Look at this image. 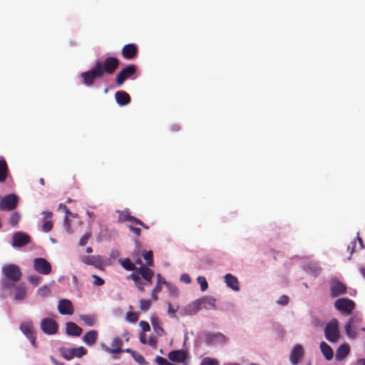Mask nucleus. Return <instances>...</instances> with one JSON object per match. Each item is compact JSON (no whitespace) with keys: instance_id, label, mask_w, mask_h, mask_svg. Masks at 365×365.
<instances>
[{"instance_id":"1","label":"nucleus","mask_w":365,"mask_h":365,"mask_svg":"<svg viewBox=\"0 0 365 365\" xmlns=\"http://www.w3.org/2000/svg\"><path fill=\"white\" fill-rule=\"evenodd\" d=\"M140 275L137 272L131 273L128 278L131 279L136 288L141 292H144V287L152 284L154 272L149 267H139Z\"/></svg>"},{"instance_id":"2","label":"nucleus","mask_w":365,"mask_h":365,"mask_svg":"<svg viewBox=\"0 0 365 365\" xmlns=\"http://www.w3.org/2000/svg\"><path fill=\"white\" fill-rule=\"evenodd\" d=\"M215 299L210 296H205L194 301L188 306V309L191 314H196L201 308L207 310L216 309Z\"/></svg>"},{"instance_id":"3","label":"nucleus","mask_w":365,"mask_h":365,"mask_svg":"<svg viewBox=\"0 0 365 365\" xmlns=\"http://www.w3.org/2000/svg\"><path fill=\"white\" fill-rule=\"evenodd\" d=\"M95 63L103 71V76L105 74H113L120 65L119 60L113 56L106 57L104 61H96Z\"/></svg>"},{"instance_id":"4","label":"nucleus","mask_w":365,"mask_h":365,"mask_svg":"<svg viewBox=\"0 0 365 365\" xmlns=\"http://www.w3.org/2000/svg\"><path fill=\"white\" fill-rule=\"evenodd\" d=\"M324 335L326 339L332 343H336L340 338L339 329V322L336 319H332L324 328Z\"/></svg>"},{"instance_id":"5","label":"nucleus","mask_w":365,"mask_h":365,"mask_svg":"<svg viewBox=\"0 0 365 365\" xmlns=\"http://www.w3.org/2000/svg\"><path fill=\"white\" fill-rule=\"evenodd\" d=\"M81 77L84 85L86 86H92L96 79L102 78L104 76H103V71L100 70L95 63L91 69L81 73Z\"/></svg>"},{"instance_id":"6","label":"nucleus","mask_w":365,"mask_h":365,"mask_svg":"<svg viewBox=\"0 0 365 365\" xmlns=\"http://www.w3.org/2000/svg\"><path fill=\"white\" fill-rule=\"evenodd\" d=\"M2 272L8 279L16 282L22 277L21 271L19 266L16 264H7L3 267Z\"/></svg>"},{"instance_id":"7","label":"nucleus","mask_w":365,"mask_h":365,"mask_svg":"<svg viewBox=\"0 0 365 365\" xmlns=\"http://www.w3.org/2000/svg\"><path fill=\"white\" fill-rule=\"evenodd\" d=\"M19 197L15 194H9L4 196L0 200V210L3 211H11L18 205Z\"/></svg>"},{"instance_id":"8","label":"nucleus","mask_w":365,"mask_h":365,"mask_svg":"<svg viewBox=\"0 0 365 365\" xmlns=\"http://www.w3.org/2000/svg\"><path fill=\"white\" fill-rule=\"evenodd\" d=\"M87 350L83 346L67 348L61 350V356L66 360H71L75 356L81 358L86 354Z\"/></svg>"},{"instance_id":"9","label":"nucleus","mask_w":365,"mask_h":365,"mask_svg":"<svg viewBox=\"0 0 365 365\" xmlns=\"http://www.w3.org/2000/svg\"><path fill=\"white\" fill-rule=\"evenodd\" d=\"M334 307L340 312L351 314L355 308V304L351 299L340 298L335 301Z\"/></svg>"},{"instance_id":"10","label":"nucleus","mask_w":365,"mask_h":365,"mask_svg":"<svg viewBox=\"0 0 365 365\" xmlns=\"http://www.w3.org/2000/svg\"><path fill=\"white\" fill-rule=\"evenodd\" d=\"M136 72V67L135 65H129L123 68L115 77L116 85L120 86L130 76Z\"/></svg>"},{"instance_id":"11","label":"nucleus","mask_w":365,"mask_h":365,"mask_svg":"<svg viewBox=\"0 0 365 365\" xmlns=\"http://www.w3.org/2000/svg\"><path fill=\"white\" fill-rule=\"evenodd\" d=\"M34 269L41 274H49L51 272V264L44 258L38 257L34 260Z\"/></svg>"},{"instance_id":"12","label":"nucleus","mask_w":365,"mask_h":365,"mask_svg":"<svg viewBox=\"0 0 365 365\" xmlns=\"http://www.w3.org/2000/svg\"><path fill=\"white\" fill-rule=\"evenodd\" d=\"M41 329L46 334H55L58 329L56 322L50 318H44L41 322Z\"/></svg>"},{"instance_id":"13","label":"nucleus","mask_w":365,"mask_h":365,"mask_svg":"<svg viewBox=\"0 0 365 365\" xmlns=\"http://www.w3.org/2000/svg\"><path fill=\"white\" fill-rule=\"evenodd\" d=\"M330 296L333 298L344 294L347 292L346 286L338 280H332L329 284Z\"/></svg>"},{"instance_id":"14","label":"nucleus","mask_w":365,"mask_h":365,"mask_svg":"<svg viewBox=\"0 0 365 365\" xmlns=\"http://www.w3.org/2000/svg\"><path fill=\"white\" fill-rule=\"evenodd\" d=\"M30 241L31 238L27 234L17 232L13 235L12 245L16 247H21L28 245Z\"/></svg>"},{"instance_id":"15","label":"nucleus","mask_w":365,"mask_h":365,"mask_svg":"<svg viewBox=\"0 0 365 365\" xmlns=\"http://www.w3.org/2000/svg\"><path fill=\"white\" fill-rule=\"evenodd\" d=\"M122 56L125 59H133L138 53V47L135 43H128L122 48Z\"/></svg>"},{"instance_id":"16","label":"nucleus","mask_w":365,"mask_h":365,"mask_svg":"<svg viewBox=\"0 0 365 365\" xmlns=\"http://www.w3.org/2000/svg\"><path fill=\"white\" fill-rule=\"evenodd\" d=\"M21 331L31 341L32 345L36 347V336L34 332V328L31 322H24L20 326Z\"/></svg>"},{"instance_id":"17","label":"nucleus","mask_w":365,"mask_h":365,"mask_svg":"<svg viewBox=\"0 0 365 365\" xmlns=\"http://www.w3.org/2000/svg\"><path fill=\"white\" fill-rule=\"evenodd\" d=\"M58 310L61 314L71 315L73 314V307L68 299H61L58 302Z\"/></svg>"},{"instance_id":"18","label":"nucleus","mask_w":365,"mask_h":365,"mask_svg":"<svg viewBox=\"0 0 365 365\" xmlns=\"http://www.w3.org/2000/svg\"><path fill=\"white\" fill-rule=\"evenodd\" d=\"M303 347L299 344H297L294 346L291 351L289 360L293 365H297L299 362L300 359L303 357Z\"/></svg>"},{"instance_id":"19","label":"nucleus","mask_w":365,"mask_h":365,"mask_svg":"<svg viewBox=\"0 0 365 365\" xmlns=\"http://www.w3.org/2000/svg\"><path fill=\"white\" fill-rule=\"evenodd\" d=\"M205 340L207 344H211L215 343H225L227 341V338L223 334L217 332L215 334H205Z\"/></svg>"},{"instance_id":"20","label":"nucleus","mask_w":365,"mask_h":365,"mask_svg":"<svg viewBox=\"0 0 365 365\" xmlns=\"http://www.w3.org/2000/svg\"><path fill=\"white\" fill-rule=\"evenodd\" d=\"M168 358L171 361L175 363H184L187 358V354L183 350H175L168 354Z\"/></svg>"},{"instance_id":"21","label":"nucleus","mask_w":365,"mask_h":365,"mask_svg":"<svg viewBox=\"0 0 365 365\" xmlns=\"http://www.w3.org/2000/svg\"><path fill=\"white\" fill-rule=\"evenodd\" d=\"M43 223L42 225V230L45 232H50L53 228L52 217L53 213L50 211H43Z\"/></svg>"},{"instance_id":"22","label":"nucleus","mask_w":365,"mask_h":365,"mask_svg":"<svg viewBox=\"0 0 365 365\" xmlns=\"http://www.w3.org/2000/svg\"><path fill=\"white\" fill-rule=\"evenodd\" d=\"M115 98L117 103L120 106L128 105L130 102V96L125 91H117L115 93Z\"/></svg>"},{"instance_id":"23","label":"nucleus","mask_w":365,"mask_h":365,"mask_svg":"<svg viewBox=\"0 0 365 365\" xmlns=\"http://www.w3.org/2000/svg\"><path fill=\"white\" fill-rule=\"evenodd\" d=\"M83 262L89 265H93L97 268L103 266V259L101 255L86 256L83 258Z\"/></svg>"},{"instance_id":"24","label":"nucleus","mask_w":365,"mask_h":365,"mask_svg":"<svg viewBox=\"0 0 365 365\" xmlns=\"http://www.w3.org/2000/svg\"><path fill=\"white\" fill-rule=\"evenodd\" d=\"M118 262L127 271H132V273L137 272L140 275L139 267H136L135 264L128 258L119 259Z\"/></svg>"},{"instance_id":"25","label":"nucleus","mask_w":365,"mask_h":365,"mask_svg":"<svg viewBox=\"0 0 365 365\" xmlns=\"http://www.w3.org/2000/svg\"><path fill=\"white\" fill-rule=\"evenodd\" d=\"M27 288L25 284H19L15 287L14 299L17 301H22L26 297Z\"/></svg>"},{"instance_id":"26","label":"nucleus","mask_w":365,"mask_h":365,"mask_svg":"<svg viewBox=\"0 0 365 365\" xmlns=\"http://www.w3.org/2000/svg\"><path fill=\"white\" fill-rule=\"evenodd\" d=\"M225 282L227 286L234 291L240 290L239 281L237 278L231 274H227L225 277Z\"/></svg>"},{"instance_id":"27","label":"nucleus","mask_w":365,"mask_h":365,"mask_svg":"<svg viewBox=\"0 0 365 365\" xmlns=\"http://www.w3.org/2000/svg\"><path fill=\"white\" fill-rule=\"evenodd\" d=\"M350 352V348L348 344H341L339 346L336 353V359L341 361L344 359Z\"/></svg>"},{"instance_id":"28","label":"nucleus","mask_w":365,"mask_h":365,"mask_svg":"<svg viewBox=\"0 0 365 365\" xmlns=\"http://www.w3.org/2000/svg\"><path fill=\"white\" fill-rule=\"evenodd\" d=\"M66 333L71 336H79L82 333V329L73 322H68Z\"/></svg>"},{"instance_id":"29","label":"nucleus","mask_w":365,"mask_h":365,"mask_svg":"<svg viewBox=\"0 0 365 365\" xmlns=\"http://www.w3.org/2000/svg\"><path fill=\"white\" fill-rule=\"evenodd\" d=\"M98 339V332L96 330H91L88 331L83 338V341L88 345V346H92L93 345Z\"/></svg>"},{"instance_id":"30","label":"nucleus","mask_w":365,"mask_h":365,"mask_svg":"<svg viewBox=\"0 0 365 365\" xmlns=\"http://www.w3.org/2000/svg\"><path fill=\"white\" fill-rule=\"evenodd\" d=\"M150 322L153 326L154 331L158 336H162V335L165 334V331L162 327V323L158 317H153L150 319Z\"/></svg>"},{"instance_id":"31","label":"nucleus","mask_w":365,"mask_h":365,"mask_svg":"<svg viewBox=\"0 0 365 365\" xmlns=\"http://www.w3.org/2000/svg\"><path fill=\"white\" fill-rule=\"evenodd\" d=\"M119 220L120 222H130L134 224H140V219L130 215L128 211L124 210L122 211L118 216Z\"/></svg>"},{"instance_id":"32","label":"nucleus","mask_w":365,"mask_h":365,"mask_svg":"<svg viewBox=\"0 0 365 365\" xmlns=\"http://www.w3.org/2000/svg\"><path fill=\"white\" fill-rule=\"evenodd\" d=\"M122 345H123L122 340L120 338L116 337V338L113 339V340L112 341L111 348L108 349V351L112 354L120 353L122 351V349H121Z\"/></svg>"},{"instance_id":"33","label":"nucleus","mask_w":365,"mask_h":365,"mask_svg":"<svg viewBox=\"0 0 365 365\" xmlns=\"http://www.w3.org/2000/svg\"><path fill=\"white\" fill-rule=\"evenodd\" d=\"M9 174L7 163L4 159L0 160V182L6 180Z\"/></svg>"},{"instance_id":"34","label":"nucleus","mask_w":365,"mask_h":365,"mask_svg":"<svg viewBox=\"0 0 365 365\" xmlns=\"http://www.w3.org/2000/svg\"><path fill=\"white\" fill-rule=\"evenodd\" d=\"M320 349L327 360H331L333 358V351L326 342L322 341L320 344Z\"/></svg>"},{"instance_id":"35","label":"nucleus","mask_w":365,"mask_h":365,"mask_svg":"<svg viewBox=\"0 0 365 365\" xmlns=\"http://www.w3.org/2000/svg\"><path fill=\"white\" fill-rule=\"evenodd\" d=\"M81 319L84 322V323L90 327L94 325L96 319L93 315L83 314L80 317Z\"/></svg>"},{"instance_id":"36","label":"nucleus","mask_w":365,"mask_h":365,"mask_svg":"<svg viewBox=\"0 0 365 365\" xmlns=\"http://www.w3.org/2000/svg\"><path fill=\"white\" fill-rule=\"evenodd\" d=\"M20 219L21 215L19 212H15L12 213L9 217L10 225L12 227H16L19 224Z\"/></svg>"},{"instance_id":"37","label":"nucleus","mask_w":365,"mask_h":365,"mask_svg":"<svg viewBox=\"0 0 365 365\" xmlns=\"http://www.w3.org/2000/svg\"><path fill=\"white\" fill-rule=\"evenodd\" d=\"M143 257L144 259L146 261V264L148 266H153V255L152 251H143Z\"/></svg>"},{"instance_id":"38","label":"nucleus","mask_w":365,"mask_h":365,"mask_svg":"<svg viewBox=\"0 0 365 365\" xmlns=\"http://www.w3.org/2000/svg\"><path fill=\"white\" fill-rule=\"evenodd\" d=\"M352 325H353V319L351 318V319H349V321L346 322V324H345V327H344L346 334L350 337L355 336V333L354 331H352V329H351Z\"/></svg>"},{"instance_id":"39","label":"nucleus","mask_w":365,"mask_h":365,"mask_svg":"<svg viewBox=\"0 0 365 365\" xmlns=\"http://www.w3.org/2000/svg\"><path fill=\"white\" fill-rule=\"evenodd\" d=\"M126 319L132 323H135L138 320V315L135 312H128L126 313Z\"/></svg>"},{"instance_id":"40","label":"nucleus","mask_w":365,"mask_h":365,"mask_svg":"<svg viewBox=\"0 0 365 365\" xmlns=\"http://www.w3.org/2000/svg\"><path fill=\"white\" fill-rule=\"evenodd\" d=\"M14 283L13 281H11L9 279H1V289H10L14 286Z\"/></svg>"},{"instance_id":"41","label":"nucleus","mask_w":365,"mask_h":365,"mask_svg":"<svg viewBox=\"0 0 365 365\" xmlns=\"http://www.w3.org/2000/svg\"><path fill=\"white\" fill-rule=\"evenodd\" d=\"M140 309L143 312H147L150 307V302L146 299H140L139 302Z\"/></svg>"},{"instance_id":"42","label":"nucleus","mask_w":365,"mask_h":365,"mask_svg":"<svg viewBox=\"0 0 365 365\" xmlns=\"http://www.w3.org/2000/svg\"><path fill=\"white\" fill-rule=\"evenodd\" d=\"M197 282L200 285V289L202 292H205L208 288V284L206 279L204 277H198L197 279Z\"/></svg>"},{"instance_id":"43","label":"nucleus","mask_w":365,"mask_h":365,"mask_svg":"<svg viewBox=\"0 0 365 365\" xmlns=\"http://www.w3.org/2000/svg\"><path fill=\"white\" fill-rule=\"evenodd\" d=\"M200 365H218V361L210 357H205L202 359Z\"/></svg>"},{"instance_id":"44","label":"nucleus","mask_w":365,"mask_h":365,"mask_svg":"<svg viewBox=\"0 0 365 365\" xmlns=\"http://www.w3.org/2000/svg\"><path fill=\"white\" fill-rule=\"evenodd\" d=\"M162 286L156 284L155 287L151 292V298L153 300L156 301L158 299V294L161 291Z\"/></svg>"},{"instance_id":"45","label":"nucleus","mask_w":365,"mask_h":365,"mask_svg":"<svg viewBox=\"0 0 365 365\" xmlns=\"http://www.w3.org/2000/svg\"><path fill=\"white\" fill-rule=\"evenodd\" d=\"M41 277L38 275H31L29 277V281L34 286H38L41 280Z\"/></svg>"},{"instance_id":"46","label":"nucleus","mask_w":365,"mask_h":365,"mask_svg":"<svg viewBox=\"0 0 365 365\" xmlns=\"http://www.w3.org/2000/svg\"><path fill=\"white\" fill-rule=\"evenodd\" d=\"M91 232H87L86 233L81 239H80V241H79V243L78 245L80 246H85L87 243H88V240L91 238Z\"/></svg>"},{"instance_id":"47","label":"nucleus","mask_w":365,"mask_h":365,"mask_svg":"<svg viewBox=\"0 0 365 365\" xmlns=\"http://www.w3.org/2000/svg\"><path fill=\"white\" fill-rule=\"evenodd\" d=\"M139 325L142 329V332L143 333L149 331L150 330V324L145 321H140Z\"/></svg>"},{"instance_id":"48","label":"nucleus","mask_w":365,"mask_h":365,"mask_svg":"<svg viewBox=\"0 0 365 365\" xmlns=\"http://www.w3.org/2000/svg\"><path fill=\"white\" fill-rule=\"evenodd\" d=\"M92 277L94 279L93 284L96 286H102L104 284L105 281L101 277H98L96 274H93Z\"/></svg>"},{"instance_id":"49","label":"nucleus","mask_w":365,"mask_h":365,"mask_svg":"<svg viewBox=\"0 0 365 365\" xmlns=\"http://www.w3.org/2000/svg\"><path fill=\"white\" fill-rule=\"evenodd\" d=\"M289 299L287 295H282L277 301V304L280 305H287L289 303Z\"/></svg>"},{"instance_id":"50","label":"nucleus","mask_w":365,"mask_h":365,"mask_svg":"<svg viewBox=\"0 0 365 365\" xmlns=\"http://www.w3.org/2000/svg\"><path fill=\"white\" fill-rule=\"evenodd\" d=\"M147 344H149L151 347L155 349L157 347L158 344L157 338L153 336H150Z\"/></svg>"},{"instance_id":"51","label":"nucleus","mask_w":365,"mask_h":365,"mask_svg":"<svg viewBox=\"0 0 365 365\" xmlns=\"http://www.w3.org/2000/svg\"><path fill=\"white\" fill-rule=\"evenodd\" d=\"M49 292H50V290H49L48 287L47 286H43V287H41L40 289H38V294L41 297H45L48 294Z\"/></svg>"},{"instance_id":"52","label":"nucleus","mask_w":365,"mask_h":365,"mask_svg":"<svg viewBox=\"0 0 365 365\" xmlns=\"http://www.w3.org/2000/svg\"><path fill=\"white\" fill-rule=\"evenodd\" d=\"M128 228L130 232L134 233L136 236L139 237L141 234V230L139 227H135L133 225H128Z\"/></svg>"},{"instance_id":"53","label":"nucleus","mask_w":365,"mask_h":365,"mask_svg":"<svg viewBox=\"0 0 365 365\" xmlns=\"http://www.w3.org/2000/svg\"><path fill=\"white\" fill-rule=\"evenodd\" d=\"M155 361L159 364V365H168V361H167L166 359L162 357V356H157L155 358Z\"/></svg>"},{"instance_id":"54","label":"nucleus","mask_w":365,"mask_h":365,"mask_svg":"<svg viewBox=\"0 0 365 365\" xmlns=\"http://www.w3.org/2000/svg\"><path fill=\"white\" fill-rule=\"evenodd\" d=\"M180 281L186 284H190L191 282V279L189 274H183L180 277Z\"/></svg>"},{"instance_id":"55","label":"nucleus","mask_w":365,"mask_h":365,"mask_svg":"<svg viewBox=\"0 0 365 365\" xmlns=\"http://www.w3.org/2000/svg\"><path fill=\"white\" fill-rule=\"evenodd\" d=\"M120 256V252L117 250H112L110 253V257L115 259Z\"/></svg>"},{"instance_id":"56","label":"nucleus","mask_w":365,"mask_h":365,"mask_svg":"<svg viewBox=\"0 0 365 365\" xmlns=\"http://www.w3.org/2000/svg\"><path fill=\"white\" fill-rule=\"evenodd\" d=\"M139 339H140V341L143 344H147V342H148V340H147V337H146V334L143 332H141L139 335Z\"/></svg>"},{"instance_id":"57","label":"nucleus","mask_w":365,"mask_h":365,"mask_svg":"<svg viewBox=\"0 0 365 365\" xmlns=\"http://www.w3.org/2000/svg\"><path fill=\"white\" fill-rule=\"evenodd\" d=\"M134 359H135V361H138L139 364H143V362H144V361H145V359H144V357H143L141 354H138V353H137V352H136V354H135V355Z\"/></svg>"},{"instance_id":"58","label":"nucleus","mask_w":365,"mask_h":365,"mask_svg":"<svg viewBox=\"0 0 365 365\" xmlns=\"http://www.w3.org/2000/svg\"><path fill=\"white\" fill-rule=\"evenodd\" d=\"M157 279H158L157 284H160L161 286L162 284H166L165 279L161 276L160 274H158Z\"/></svg>"},{"instance_id":"59","label":"nucleus","mask_w":365,"mask_h":365,"mask_svg":"<svg viewBox=\"0 0 365 365\" xmlns=\"http://www.w3.org/2000/svg\"><path fill=\"white\" fill-rule=\"evenodd\" d=\"M134 264H138V265H140V267H148V266H146V265L143 264V262H142L141 259H140V258H139V257H138L136 259H135V263H134Z\"/></svg>"},{"instance_id":"60","label":"nucleus","mask_w":365,"mask_h":365,"mask_svg":"<svg viewBox=\"0 0 365 365\" xmlns=\"http://www.w3.org/2000/svg\"><path fill=\"white\" fill-rule=\"evenodd\" d=\"M177 312V309L173 308L172 304L169 303L168 304V312L170 314H175Z\"/></svg>"},{"instance_id":"61","label":"nucleus","mask_w":365,"mask_h":365,"mask_svg":"<svg viewBox=\"0 0 365 365\" xmlns=\"http://www.w3.org/2000/svg\"><path fill=\"white\" fill-rule=\"evenodd\" d=\"M50 358L54 365H64L63 362L58 361L53 356H51Z\"/></svg>"},{"instance_id":"62","label":"nucleus","mask_w":365,"mask_h":365,"mask_svg":"<svg viewBox=\"0 0 365 365\" xmlns=\"http://www.w3.org/2000/svg\"><path fill=\"white\" fill-rule=\"evenodd\" d=\"M125 351H126V352H128V353H130V354H132V356H133V357H135V354H136V352H135V351H133V350H132V349H125Z\"/></svg>"},{"instance_id":"63","label":"nucleus","mask_w":365,"mask_h":365,"mask_svg":"<svg viewBox=\"0 0 365 365\" xmlns=\"http://www.w3.org/2000/svg\"><path fill=\"white\" fill-rule=\"evenodd\" d=\"M140 224H136V225H140L146 230H148L149 228V227L148 225H146L145 223H143L140 220Z\"/></svg>"},{"instance_id":"64","label":"nucleus","mask_w":365,"mask_h":365,"mask_svg":"<svg viewBox=\"0 0 365 365\" xmlns=\"http://www.w3.org/2000/svg\"><path fill=\"white\" fill-rule=\"evenodd\" d=\"M360 272L363 275V277L365 278V267L360 268Z\"/></svg>"}]
</instances>
